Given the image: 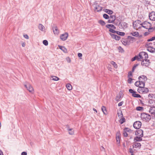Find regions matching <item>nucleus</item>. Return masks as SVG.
<instances>
[{
    "instance_id": "obj_1",
    "label": "nucleus",
    "mask_w": 155,
    "mask_h": 155,
    "mask_svg": "<svg viewBox=\"0 0 155 155\" xmlns=\"http://www.w3.org/2000/svg\"><path fill=\"white\" fill-rule=\"evenodd\" d=\"M137 56L138 57V59L139 60V61H142L145 59L148 58V57L147 54L144 51L140 52Z\"/></svg>"
},
{
    "instance_id": "obj_2",
    "label": "nucleus",
    "mask_w": 155,
    "mask_h": 155,
    "mask_svg": "<svg viewBox=\"0 0 155 155\" xmlns=\"http://www.w3.org/2000/svg\"><path fill=\"white\" fill-rule=\"evenodd\" d=\"M141 118L143 120L149 121L150 120L151 117L150 115L147 113H143L141 114Z\"/></svg>"
},
{
    "instance_id": "obj_3",
    "label": "nucleus",
    "mask_w": 155,
    "mask_h": 155,
    "mask_svg": "<svg viewBox=\"0 0 155 155\" xmlns=\"http://www.w3.org/2000/svg\"><path fill=\"white\" fill-rule=\"evenodd\" d=\"M138 91L140 93H146L148 92L149 90L148 88L146 87H142L141 88H138Z\"/></svg>"
},
{
    "instance_id": "obj_4",
    "label": "nucleus",
    "mask_w": 155,
    "mask_h": 155,
    "mask_svg": "<svg viewBox=\"0 0 155 155\" xmlns=\"http://www.w3.org/2000/svg\"><path fill=\"white\" fill-rule=\"evenodd\" d=\"M150 62L149 60L145 59L142 61L141 63V65L143 66L148 67L150 65Z\"/></svg>"
},
{
    "instance_id": "obj_5",
    "label": "nucleus",
    "mask_w": 155,
    "mask_h": 155,
    "mask_svg": "<svg viewBox=\"0 0 155 155\" xmlns=\"http://www.w3.org/2000/svg\"><path fill=\"white\" fill-rule=\"evenodd\" d=\"M141 126V123L140 121L135 122L133 124L134 127L136 129H139Z\"/></svg>"
},
{
    "instance_id": "obj_6",
    "label": "nucleus",
    "mask_w": 155,
    "mask_h": 155,
    "mask_svg": "<svg viewBox=\"0 0 155 155\" xmlns=\"http://www.w3.org/2000/svg\"><path fill=\"white\" fill-rule=\"evenodd\" d=\"M25 87L30 92L33 93L34 91V89L32 86L29 83L24 85Z\"/></svg>"
},
{
    "instance_id": "obj_7",
    "label": "nucleus",
    "mask_w": 155,
    "mask_h": 155,
    "mask_svg": "<svg viewBox=\"0 0 155 155\" xmlns=\"http://www.w3.org/2000/svg\"><path fill=\"white\" fill-rule=\"evenodd\" d=\"M135 135L137 136L143 137V131L141 129H139L137 130L135 132Z\"/></svg>"
},
{
    "instance_id": "obj_8",
    "label": "nucleus",
    "mask_w": 155,
    "mask_h": 155,
    "mask_svg": "<svg viewBox=\"0 0 155 155\" xmlns=\"http://www.w3.org/2000/svg\"><path fill=\"white\" fill-rule=\"evenodd\" d=\"M142 25V27L146 29H148L149 27H151V24L149 22H144L143 23L140 24Z\"/></svg>"
},
{
    "instance_id": "obj_9",
    "label": "nucleus",
    "mask_w": 155,
    "mask_h": 155,
    "mask_svg": "<svg viewBox=\"0 0 155 155\" xmlns=\"http://www.w3.org/2000/svg\"><path fill=\"white\" fill-rule=\"evenodd\" d=\"M68 37V33L66 32L65 33L61 35L60 38L63 41L66 40Z\"/></svg>"
},
{
    "instance_id": "obj_10",
    "label": "nucleus",
    "mask_w": 155,
    "mask_h": 155,
    "mask_svg": "<svg viewBox=\"0 0 155 155\" xmlns=\"http://www.w3.org/2000/svg\"><path fill=\"white\" fill-rule=\"evenodd\" d=\"M149 16L150 20L152 21L155 20V12H151L149 14Z\"/></svg>"
},
{
    "instance_id": "obj_11",
    "label": "nucleus",
    "mask_w": 155,
    "mask_h": 155,
    "mask_svg": "<svg viewBox=\"0 0 155 155\" xmlns=\"http://www.w3.org/2000/svg\"><path fill=\"white\" fill-rule=\"evenodd\" d=\"M133 148L140 149L141 148V145L140 143L138 142H134V144L132 145Z\"/></svg>"
},
{
    "instance_id": "obj_12",
    "label": "nucleus",
    "mask_w": 155,
    "mask_h": 155,
    "mask_svg": "<svg viewBox=\"0 0 155 155\" xmlns=\"http://www.w3.org/2000/svg\"><path fill=\"white\" fill-rule=\"evenodd\" d=\"M110 35L111 36L112 38L116 40H119L120 38V37L118 35L112 34L111 33H110Z\"/></svg>"
},
{
    "instance_id": "obj_13",
    "label": "nucleus",
    "mask_w": 155,
    "mask_h": 155,
    "mask_svg": "<svg viewBox=\"0 0 155 155\" xmlns=\"http://www.w3.org/2000/svg\"><path fill=\"white\" fill-rule=\"evenodd\" d=\"M109 18L110 19L107 21V22L108 23L113 22L116 19L115 16L114 15L110 16Z\"/></svg>"
},
{
    "instance_id": "obj_14",
    "label": "nucleus",
    "mask_w": 155,
    "mask_h": 155,
    "mask_svg": "<svg viewBox=\"0 0 155 155\" xmlns=\"http://www.w3.org/2000/svg\"><path fill=\"white\" fill-rule=\"evenodd\" d=\"M52 29L55 35H58L59 33V31L56 26L54 25V26L52 27Z\"/></svg>"
},
{
    "instance_id": "obj_15",
    "label": "nucleus",
    "mask_w": 155,
    "mask_h": 155,
    "mask_svg": "<svg viewBox=\"0 0 155 155\" xmlns=\"http://www.w3.org/2000/svg\"><path fill=\"white\" fill-rule=\"evenodd\" d=\"M94 10L97 12H100L102 10V8L99 5H96L94 6Z\"/></svg>"
},
{
    "instance_id": "obj_16",
    "label": "nucleus",
    "mask_w": 155,
    "mask_h": 155,
    "mask_svg": "<svg viewBox=\"0 0 155 155\" xmlns=\"http://www.w3.org/2000/svg\"><path fill=\"white\" fill-rule=\"evenodd\" d=\"M138 79L146 82L147 80V78L146 76L142 75L139 77Z\"/></svg>"
},
{
    "instance_id": "obj_17",
    "label": "nucleus",
    "mask_w": 155,
    "mask_h": 155,
    "mask_svg": "<svg viewBox=\"0 0 155 155\" xmlns=\"http://www.w3.org/2000/svg\"><path fill=\"white\" fill-rule=\"evenodd\" d=\"M141 137L140 136H137L136 137H135L134 139V142H136L137 141H140L142 140V137Z\"/></svg>"
},
{
    "instance_id": "obj_18",
    "label": "nucleus",
    "mask_w": 155,
    "mask_h": 155,
    "mask_svg": "<svg viewBox=\"0 0 155 155\" xmlns=\"http://www.w3.org/2000/svg\"><path fill=\"white\" fill-rule=\"evenodd\" d=\"M149 112L151 114V115L155 113V107H150L149 110Z\"/></svg>"
},
{
    "instance_id": "obj_19",
    "label": "nucleus",
    "mask_w": 155,
    "mask_h": 155,
    "mask_svg": "<svg viewBox=\"0 0 155 155\" xmlns=\"http://www.w3.org/2000/svg\"><path fill=\"white\" fill-rule=\"evenodd\" d=\"M67 129L70 134L72 135L74 134V131L73 129L69 128V127L68 126L67 127Z\"/></svg>"
},
{
    "instance_id": "obj_20",
    "label": "nucleus",
    "mask_w": 155,
    "mask_h": 155,
    "mask_svg": "<svg viewBox=\"0 0 155 155\" xmlns=\"http://www.w3.org/2000/svg\"><path fill=\"white\" fill-rule=\"evenodd\" d=\"M106 26L107 28L110 29H111L110 28H112L113 29H116V27L112 24H107L106 25Z\"/></svg>"
},
{
    "instance_id": "obj_21",
    "label": "nucleus",
    "mask_w": 155,
    "mask_h": 155,
    "mask_svg": "<svg viewBox=\"0 0 155 155\" xmlns=\"http://www.w3.org/2000/svg\"><path fill=\"white\" fill-rule=\"evenodd\" d=\"M59 48L62 50L64 53H67V49L64 47L58 45Z\"/></svg>"
},
{
    "instance_id": "obj_22",
    "label": "nucleus",
    "mask_w": 155,
    "mask_h": 155,
    "mask_svg": "<svg viewBox=\"0 0 155 155\" xmlns=\"http://www.w3.org/2000/svg\"><path fill=\"white\" fill-rule=\"evenodd\" d=\"M147 50L152 53H154L155 52V49L153 48L152 47L148 48Z\"/></svg>"
},
{
    "instance_id": "obj_23",
    "label": "nucleus",
    "mask_w": 155,
    "mask_h": 155,
    "mask_svg": "<svg viewBox=\"0 0 155 155\" xmlns=\"http://www.w3.org/2000/svg\"><path fill=\"white\" fill-rule=\"evenodd\" d=\"M140 86H139V88H141L142 87H144L145 86V82L141 80H140Z\"/></svg>"
},
{
    "instance_id": "obj_24",
    "label": "nucleus",
    "mask_w": 155,
    "mask_h": 155,
    "mask_svg": "<svg viewBox=\"0 0 155 155\" xmlns=\"http://www.w3.org/2000/svg\"><path fill=\"white\" fill-rule=\"evenodd\" d=\"M122 97V95L121 94L119 93L118 95L116 98V100L117 101H120V99Z\"/></svg>"
},
{
    "instance_id": "obj_25",
    "label": "nucleus",
    "mask_w": 155,
    "mask_h": 155,
    "mask_svg": "<svg viewBox=\"0 0 155 155\" xmlns=\"http://www.w3.org/2000/svg\"><path fill=\"white\" fill-rule=\"evenodd\" d=\"M104 11L106 13L110 15L112 14L113 13V12L112 10L107 9H105Z\"/></svg>"
},
{
    "instance_id": "obj_26",
    "label": "nucleus",
    "mask_w": 155,
    "mask_h": 155,
    "mask_svg": "<svg viewBox=\"0 0 155 155\" xmlns=\"http://www.w3.org/2000/svg\"><path fill=\"white\" fill-rule=\"evenodd\" d=\"M130 34L132 36L135 37H137L139 35V33L137 31L131 32L130 33Z\"/></svg>"
},
{
    "instance_id": "obj_27",
    "label": "nucleus",
    "mask_w": 155,
    "mask_h": 155,
    "mask_svg": "<svg viewBox=\"0 0 155 155\" xmlns=\"http://www.w3.org/2000/svg\"><path fill=\"white\" fill-rule=\"evenodd\" d=\"M120 137H116V139L117 142V145L118 146H119L120 145Z\"/></svg>"
},
{
    "instance_id": "obj_28",
    "label": "nucleus",
    "mask_w": 155,
    "mask_h": 155,
    "mask_svg": "<svg viewBox=\"0 0 155 155\" xmlns=\"http://www.w3.org/2000/svg\"><path fill=\"white\" fill-rule=\"evenodd\" d=\"M39 29L42 31H43L44 29L45 28L44 26L41 24H39L38 26Z\"/></svg>"
},
{
    "instance_id": "obj_29",
    "label": "nucleus",
    "mask_w": 155,
    "mask_h": 155,
    "mask_svg": "<svg viewBox=\"0 0 155 155\" xmlns=\"http://www.w3.org/2000/svg\"><path fill=\"white\" fill-rule=\"evenodd\" d=\"M66 87L67 89L69 90H71L72 89V87L71 85L70 84H67L66 85Z\"/></svg>"
},
{
    "instance_id": "obj_30",
    "label": "nucleus",
    "mask_w": 155,
    "mask_h": 155,
    "mask_svg": "<svg viewBox=\"0 0 155 155\" xmlns=\"http://www.w3.org/2000/svg\"><path fill=\"white\" fill-rule=\"evenodd\" d=\"M132 96L135 97L140 98L141 97V96L140 95L136 94V93H134L133 94H132Z\"/></svg>"
},
{
    "instance_id": "obj_31",
    "label": "nucleus",
    "mask_w": 155,
    "mask_h": 155,
    "mask_svg": "<svg viewBox=\"0 0 155 155\" xmlns=\"http://www.w3.org/2000/svg\"><path fill=\"white\" fill-rule=\"evenodd\" d=\"M116 34L121 36H124L125 35L124 32L119 31H117Z\"/></svg>"
},
{
    "instance_id": "obj_32",
    "label": "nucleus",
    "mask_w": 155,
    "mask_h": 155,
    "mask_svg": "<svg viewBox=\"0 0 155 155\" xmlns=\"http://www.w3.org/2000/svg\"><path fill=\"white\" fill-rule=\"evenodd\" d=\"M152 45V44L151 43L147 42L145 46L147 48H149L150 47H151Z\"/></svg>"
},
{
    "instance_id": "obj_33",
    "label": "nucleus",
    "mask_w": 155,
    "mask_h": 155,
    "mask_svg": "<svg viewBox=\"0 0 155 155\" xmlns=\"http://www.w3.org/2000/svg\"><path fill=\"white\" fill-rule=\"evenodd\" d=\"M98 23L102 26H104L105 24V22L102 20H99L98 21Z\"/></svg>"
},
{
    "instance_id": "obj_34",
    "label": "nucleus",
    "mask_w": 155,
    "mask_h": 155,
    "mask_svg": "<svg viewBox=\"0 0 155 155\" xmlns=\"http://www.w3.org/2000/svg\"><path fill=\"white\" fill-rule=\"evenodd\" d=\"M127 24L125 22H122L121 23V26H123V28H126L127 27Z\"/></svg>"
},
{
    "instance_id": "obj_35",
    "label": "nucleus",
    "mask_w": 155,
    "mask_h": 155,
    "mask_svg": "<svg viewBox=\"0 0 155 155\" xmlns=\"http://www.w3.org/2000/svg\"><path fill=\"white\" fill-rule=\"evenodd\" d=\"M139 21H137V22L136 21H135V22H134L133 23V26L134 27V28H137V22H138Z\"/></svg>"
},
{
    "instance_id": "obj_36",
    "label": "nucleus",
    "mask_w": 155,
    "mask_h": 155,
    "mask_svg": "<svg viewBox=\"0 0 155 155\" xmlns=\"http://www.w3.org/2000/svg\"><path fill=\"white\" fill-rule=\"evenodd\" d=\"M148 97L149 98L151 99L155 98V94H149L148 95Z\"/></svg>"
},
{
    "instance_id": "obj_37",
    "label": "nucleus",
    "mask_w": 155,
    "mask_h": 155,
    "mask_svg": "<svg viewBox=\"0 0 155 155\" xmlns=\"http://www.w3.org/2000/svg\"><path fill=\"white\" fill-rule=\"evenodd\" d=\"M138 57L137 55H136L133 58H132L131 60L132 61H134L136 60H137L138 61H139V60L138 59Z\"/></svg>"
},
{
    "instance_id": "obj_38",
    "label": "nucleus",
    "mask_w": 155,
    "mask_h": 155,
    "mask_svg": "<svg viewBox=\"0 0 155 155\" xmlns=\"http://www.w3.org/2000/svg\"><path fill=\"white\" fill-rule=\"evenodd\" d=\"M111 64L114 66L115 68H117V65L115 62L112 61L111 62Z\"/></svg>"
},
{
    "instance_id": "obj_39",
    "label": "nucleus",
    "mask_w": 155,
    "mask_h": 155,
    "mask_svg": "<svg viewBox=\"0 0 155 155\" xmlns=\"http://www.w3.org/2000/svg\"><path fill=\"white\" fill-rule=\"evenodd\" d=\"M52 80L55 81H57L59 80V78L58 77L55 76H53L52 77Z\"/></svg>"
},
{
    "instance_id": "obj_40",
    "label": "nucleus",
    "mask_w": 155,
    "mask_h": 155,
    "mask_svg": "<svg viewBox=\"0 0 155 155\" xmlns=\"http://www.w3.org/2000/svg\"><path fill=\"white\" fill-rule=\"evenodd\" d=\"M136 109L138 111H142L143 110V107H136Z\"/></svg>"
},
{
    "instance_id": "obj_41",
    "label": "nucleus",
    "mask_w": 155,
    "mask_h": 155,
    "mask_svg": "<svg viewBox=\"0 0 155 155\" xmlns=\"http://www.w3.org/2000/svg\"><path fill=\"white\" fill-rule=\"evenodd\" d=\"M140 80L138 81H137L135 83V85L137 87H139V86H140Z\"/></svg>"
},
{
    "instance_id": "obj_42",
    "label": "nucleus",
    "mask_w": 155,
    "mask_h": 155,
    "mask_svg": "<svg viewBox=\"0 0 155 155\" xmlns=\"http://www.w3.org/2000/svg\"><path fill=\"white\" fill-rule=\"evenodd\" d=\"M125 121V119L123 117L120 120V122L121 124H123Z\"/></svg>"
},
{
    "instance_id": "obj_43",
    "label": "nucleus",
    "mask_w": 155,
    "mask_h": 155,
    "mask_svg": "<svg viewBox=\"0 0 155 155\" xmlns=\"http://www.w3.org/2000/svg\"><path fill=\"white\" fill-rule=\"evenodd\" d=\"M149 103L150 104H153L155 103V101L154 100L151 99L149 101Z\"/></svg>"
},
{
    "instance_id": "obj_44",
    "label": "nucleus",
    "mask_w": 155,
    "mask_h": 155,
    "mask_svg": "<svg viewBox=\"0 0 155 155\" xmlns=\"http://www.w3.org/2000/svg\"><path fill=\"white\" fill-rule=\"evenodd\" d=\"M138 64H137L134 65L132 68V72H134V70L138 66Z\"/></svg>"
},
{
    "instance_id": "obj_45",
    "label": "nucleus",
    "mask_w": 155,
    "mask_h": 155,
    "mask_svg": "<svg viewBox=\"0 0 155 155\" xmlns=\"http://www.w3.org/2000/svg\"><path fill=\"white\" fill-rule=\"evenodd\" d=\"M114 29H110L109 30V31L113 34H114V33H117V31H116L114 30Z\"/></svg>"
},
{
    "instance_id": "obj_46",
    "label": "nucleus",
    "mask_w": 155,
    "mask_h": 155,
    "mask_svg": "<svg viewBox=\"0 0 155 155\" xmlns=\"http://www.w3.org/2000/svg\"><path fill=\"white\" fill-rule=\"evenodd\" d=\"M103 17L106 19H108L109 18V17L108 15L107 14H104L103 15Z\"/></svg>"
},
{
    "instance_id": "obj_47",
    "label": "nucleus",
    "mask_w": 155,
    "mask_h": 155,
    "mask_svg": "<svg viewBox=\"0 0 155 155\" xmlns=\"http://www.w3.org/2000/svg\"><path fill=\"white\" fill-rule=\"evenodd\" d=\"M43 44L45 46H47L48 45V42L47 40H43Z\"/></svg>"
},
{
    "instance_id": "obj_48",
    "label": "nucleus",
    "mask_w": 155,
    "mask_h": 155,
    "mask_svg": "<svg viewBox=\"0 0 155 155\" xmlns=\"http://www.w3.org/2000/svg\"><path fill=\"white\" fill-rule=\"evenodd\" d=\"M155 40V36L152 37V38L148 39L147 40L148 41H152Z\"/></svg>"
},
{
    "instance_id": "obj_49",
    "label": "nucleus",
    "mask_w": 155,
    "mask_h": 155,
    "mask_svg": "<svg viewBox=\"0 0 155 155\" xmlns=\"http://www.w3.org/2000/svg\"><path fill=\"white\" fill-rule=\"evenodd\" d=\"M132 71H130L128 73V78L130 77H132Z\"/></svg>"
},
{
    "instance_id": "obj_50",
    "label": "nucleus",
    "mask_w": 155,
    "mask_h": 155,
    "mask_svg": "<svg viewBox=\"0 0 155 155\" xmlns=\"http://www.w3.org/2000/svg\"><path fill=\"white\" fill-rule=\"evenodd\" d=\"M148 31L149 32H150L153 31L154 30V28H153L150 27H149L148 28Z\"/></svg>"
},
{
    "instance_id": "obj_51",
    "label": "nucleus",
    "mask_w": 155,
    "mask_h": 155,
    "mask_svg": "<svg viewBox=\"0 0 155 155\" xmlns=\"http://www.w3.org/2000/svg\"><path fill=\"white\" fill-rule=\"evenodd\" d=\"M101 110L103 112L104 114H105V112H104L105 111H106V108L104 106H103L101 107Z\"/></svg>"
},
{
    "instance_id": "obj_52",
    "label": "nucleus",
    "mask_w": 155,
    "mask_h": 155,
    "mask_svg": "<svg viewBox=\"0 0 155 155\" xmlns=\"http://www.w3.org/2000/svg\"><path fill=\"white\" fill-rule=\"evenodd\" d=\"M129 92L130 93H132V94H133L134 93H136V92L134 91L133 89H130L129 90Z\"/></svg>"
},
{
    "instance_id": "obj_53",
    "label": "nucleus",
    "mask_w": 155,
    "mask_h": 155,
    "mask_svg": "<svg viewBox=\"0 0 155 155\" xmlns=\"http://www.w3.org/2000/svg\"><path fill=\"white\" fill-rule=\"evenodd\" d=\"M120 137V131H118L116 134V137Z\"/></svg>"
},
{
    "instance_id": "obj_54",
    "label": "nucleus",
    "mask_w": 155,
    "mask_h": 155,
    "mask_svg": "<svg viewBox=\"0 0 155 155\" xmlns=\"http://www.w3.org/2000/svg\"><path fill=\"white\" fill-rule=\"evenodd\" d=\"M123 135L125 137H127L128 136V134L127 132L125 131H124L123 133Z\"/></svg>"
},
{
    "instance_id": "obj_55",
    "label": "nucleus",
    "mask_w": 155,
    "mask_h": 155,
    "mask_svg": "<svg viewBox=\"0 0 155 155\" xmlns=\"http://www.w3.org/2000/svg\"><path fill=\"white\" fill-rule=\"evenodd\" d=\"M129 152L131 153L132 154H133V153H134V151L132 150V149L131 148H130L129 149Z\"/></svg>"
},
{
    "instance_id": "obj_56",
    "label": "nucleus",
    "mask_w": 155,
    "mask_h": 155,
    "mask_svg": "<svg viewBox=\"0 0 155 155\" xmlns=\"http://www.w3.org/2000/svg\"><path fill=\"white\" fill-rule=\"evenodd\" d=\"M129 79H128V82L129 83H131V81L132 80V78H130V77L129 78Z\"/></svg>"
},
{
    "instance_id": "obj_57",
    "label": "nucleus",
    "mask_w": 155,
    "mask_h": 155,
    "mask_svg": "<svg viewBox=\"0 0 155 155\" xmlns=\"http://www.w3.org/2000/svg\"><path fill=\"white\" fill-rule=\"evenodd\" d=\"M24 37L27 39H28L29 38V37L27 35H24Z\"/></svg>"
},
{
    "instance_id": "obj_58",
    "label": "nucleus",
    "mask_w": 155,
    "mask_h": 155,
    "mask_svg": "<svg viewBox=\"0 0 155 155\" xmlns=\"http://www.w3.org/2000/svg\"><path fill=\"white\" fill-rule=\"evenodd\" d=\"M123 101H121V102H120L118 104V106L119 107L121 106L122 105V104H123Z\"/></svg>"
},
{
    "instance_id": "obj_59",
    "label": "nucleus",
    "mask_w": 155,
    "mask_h": 155,
    "mask_svg": "<svg viewBox=\"0 0 155 155\" xmlns=\"http://www.w3.org/2000/svg\"><path fill=\"white\" fill-rule=\"evenodd\" d=\"M21 155H27V153L25 152H23L21 153Z\"/></svg>"
},
{
    "instance_id": "obj_60",
    "label": "nucleus",
    "mask_w": 155,
    "mask_h": 155,
    "mask_svg": "<svg viewBox=\"0 0 155 155\" xmlns=\"http://www.w3.org/2000/svg\"><path fill=\"white\" fill-rule=\"evenodd\" d=\"M82 55L81 53H78V56L80 58L82 56Z\"/></svg>"
},
{
    "instance_id": "obj_61",
    "label": "nucleus",
    "mask_w": 155,
    "mask_h": 155,
    "mask_svg": "<svg viewBox=\"0 0 155 155\" xmlns=\"http://www.w3.org/2000/svg\"><path fill=\"white\" fill-rule=\"evenodd\" d=\"M149 34V33L148 32H146L144 33V35L145 36H147Z\"/></svg>"
},
{
    "instance_id": "obj_62",
    "label": "nucleus",
    "mask_w": 155,
    "mask_h": 155,
    "mask_svg": "<svg viewBox=\"0 0 155 155\" xmlns=\"http://www.w3.org/2000/svg\"><path fill=\"white\" fill-rule=\"evenodd\" d=\"M128 37L130 38L131 39H132V40H133V39H134V37L131 36H128Z\"/></svg>"
},
{
    "instance_id": "obj_63",
    "label": "nucleus",
    "mask_w": 155,
    "mask_h": 155,
    "mask_svg": "<svg viewBox=\"0 0 155 155\" xmlns=\"http://www.w3.org/2000/svg\"><path fill=\"white\" fill-rule=\"evenodd\" d=\"M125 129L126 130V131L128 132H129V130H130V129L127 128H126Z\"/></svg>"
},
{
    "instance_id": "obj_64",
    "label": "nucleus",
    "mask_w": 155,
    "mask_h": 155,
    "mask_svg": "<svg viewBox=\"0 0 155 155\" xmlns=\"http://www.w3.org/2000/svg\"><path fill=\"white\" fill-rule=\"evenodd\" d=\"M0 155H4L2 151L0 150Z\"/></svg>"
}]
</instances>
